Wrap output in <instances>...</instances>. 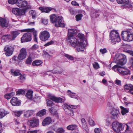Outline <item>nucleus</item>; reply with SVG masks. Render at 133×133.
Wrapping results in <instances>:
<instances>
[{
  "label": "nucleus",
  "instance_id": "obj_50",
  "mask_svg": "<svg viewBox=\"0 0 133 133\" xmlns=\"http://www.w3.org/2000/svg\"><path fill=\"white\" fill-rule=\"evenodd\" d=\"M29 31L30 32H32L34 36H37V31L35 30L34 28L29 29Z\"/></svg>",
  "mask_w": 133,
  "mask_h": 133
},
{
  "label": "nucleus",
  "instance_id": "obj_4",
  "mask_svg": "<svg viewBox=\"0 0 133 133\" xmlns=\"http://www.w3.org/2000/svg\"><path fill=\"white\" fill-rule=\"evenodd\" d=\"M30 6L28 5L27 7L24 9H21L18 8H13L12 10V12L17 15H21L25 14V11L28 9H31Z\"/></svg>",
  "mask_w": 133,
  "mask_h": 133
},
{
  "label": "nucleus",
  "instance_id": "obj_62",
  "mask_svg": "<svg viewBox=\"0 0 133 133\" xmlns=\"http://www.w3.org/2000/svg\"><path fill=\"white\" fill-rule=\"evenodd\" d=\"M42 22L44 24L46 25L48 23V21L47 19H43Z\"/></svg>",
  "mask_w": 133,
  "mask_h": 133
},
{
  "label": "nucleus",
  "instance_id": "obj_26",
  "mask_svg": "<svg viewBox=\"0 0 133 133\" xmlns=\"http://www.w3.org/2000/svg\"><path fill=\"white\" fill-rule=\"evenodd\" d=\"M11 33L12 35L11 40H14L16 38L19 34L20 32L19 31H12L11 32Z\"/></svg>",
  "mask_w": 133,
  "mask_h": 133
},
{
  "label": "nucleus",
  "instance_id": "obj_3",
  "mask_svg": "<svg viewBox=\"0 0 133 133\" xmlns=\"http://www.w3.org/2000/svg\"><path fill=\"white\" fill-rule=\"evenodd\" d=\"M121 36L124 41L130 42L133 40V33L130 30L122 31Z\"/></svg>",
  "mask_w": 133,
  "mask_h": 133
},
{
  "label": "nucleus",
  "instance_id": "obj_59",
  "mask_svg": "<svg viewBox=\"0 0 133 133\" xmlns=\"http://www.w3.org/2000/svg\"><path fill=\"white\" fill-rule=\"evenodd\" d=\"M71 3L72 5L79 6L78 4L75 1H72V2Z\"/></svg>",
  "mask_w": 133,
  "mask_h": 133
},
{
  "label": "nucleus",
  "instance_id": "obj_24",
  "mask_svg": "<svg viewBox=\"0 0 133 133\" xmlns=\"http://www.w3.org/2000/svg\"><path fill=\"white\" fill-rule=\"evenodd\" d=\"M111 114L112 116L117 117L118 116L119 112L118 109L113 108L111 109Z\"/></svg>",
  "mask_w": 133,
  "mask_h": 133
},
{
  "label": "nucleus",
  "instance_id": "obj_19",
  "mask_svg": "<svg viewBox=\"0 0 133 133\" xmlns=\"http://www.w3.org/2000/svg\"><path fill=\"white\" fill-rule=\"evenodd\" d=\"M39 9L42 12L48 13L53 9L51 7H40L39 8Z\"/></svg>",
  "mask_w": 133,
  "mask_h": 133
},
{
  "label": "nucleus",
  "instance_id": "obj_40",
  "mask_svg": "<svg viewBox=\"0 0 133 133\" xmlns=\"http://www.w3.org/2000/svg\"><path fill=\"white\" fill-rule=\"evenodd\" d=\"M32 61V57L31 55H30L26 61V63L28 64H30Z\"/></svg>",
  "mask_w": 133,
  "mask_h": 133
},
{
  "label": "nucleus",
  "instance_id": "obj_42",
  "mask_svg": "<svg viewBox=\"0 0 133 133\" xmlns=\"http://www.w3.org/2000/svg\"><path fill=\"white\" fill-rule=\"evenodd\" d=\"M67 94L71 98H76L75 97H74L76 96V94L75 93L72 92L70 90H68L67 92Z\"/></svg>",
  "mask_w": 133,
  "mask_h": 133
},
{
  "label": "nucleus",
  "instance_id": "obj_47",
  "mask_svg": "<svg viewBox=\"0 0 133 133\" xmlns=\"http://www.w3.org/2000/svg\"><path fill=\"white\" fill-rule=\"evenodd\" d=\"M57 133H64L65 130L62 128H58L56 130Z\"/></svg>",
  "mask_w": 133,
  "mask_h": 133
},
{
  "label": "nucleus",
  "instance_id": "obj_2",
  "mask_svg": "<svg viewBox=\"0 0 133 133\" xmlns=\"http://www.w3.org/2000/svg\"><path fill=\"white\" fill-rule=\"evenodd\" d=\"M110 39L109 41V42L114 44L116 42H119L121 40L119 35L117 31L112 30L109 35Z\"/></svg>",
  "mask_w": 133,
  "mask_h": 133
},
{
  "label": "nucleus",
  "instance_id": "obj_39",
  "mask_svg": "<svg viewBox=\"0 0 133 133\" xmlns=\"http://www.w3.org/2000/svg\"><path fill=\"white\" fill-rule=\"evenodd\" d=\"M118 64L115 65L112 68V69L114 70L115 72L118 71L119 72V70H120L121 67L118 65Z\"/></svg>",
  "mask_w": 133,
  "mask_h": 133
},
{
  "label": "nucleus",
  "instance_id": "obj_48",
  "mask_svg": "<svg viewBox=\"0 0 133 133\" xmlns=\"http://www.w3.org/2000/svg\"><path fill=\"white\" fill-rule=\"evenodd\" d=\"M47 105L48 106L51 107L53 105V102L49 99L46 100Z\"/></svg>",
  "mask_w": 133,
  "mask_h": 133
},
{
  "label": "nucleus",
  "instance_id": "obj_25",
  "mask_svg": "<svg viewBox=\"0 0 133 133\" xmlns=\"http://www.w3.org/2000/svg\"><path fill=\"white\" fill-rule=\"evenodd\" d=\"M8 111H6L3 109H0V118H2L7 114H9Z\"/></svg>",
  "mask_w": 133,
  "mask_h": 133
},
{
  "label": "nucleus",
  "instance_id": "obj_44",
  "mask_svg": "<svg viewBox=\"0 0 133 133\" xmlns=\"http://www.w3.org/2000/svg\"><path fill=\"white\" fill-rule=\"evenodd\" d=\"M26 79V76L25 75H21L19 77V80L21 82H23Z\"/></svg>",
  "mask_w": 133,
  "mask_h": 133
},
{
  "label": "nucleus",
  "instance_id": "obj_55",
  "mask_svg": "<svg viewBox=\"0 0 133 133\" xmlns=\"http://www.w3.org/2000/svg\"><path fill=\"white\" fill-rule=\"evenodd\" d=\"M77 36L80 39H82L84 38V35L81 33H79Z\"/></svg>",
  "mask_w": 133,
  "mask_h": 133
},
{
  "label": "nucleus",
  "instance_id": "obj_33",
  "mask_svg": "<svg viewBox=\"0 0 133 133\" xmlns=\"http://www.w3.org/2000/svg\"><path fill=\"white\" fill-rule=\"evenodd\" d=\"M33 91L31 90H29L26 93V96L29 99H32V97Z\"/></svg>",
  "mask_w": 133,
  "mask_h": 133
},
{
  "label": "nucleus",
  "instance_id": "obj_27",
  "mask_svg": "<svg viewBox=\"0 0 133 133\" xmlns=\"http://www.w3.org/2000/svg\"><path fill=\"white\" fill-rule=\"evenodd\" d=\"M49 111L53 115L56 116H57V112L54 107H52L49 108Z\"/></svg>",
  "mask_w": 133,
  "mask_h": 133
},
{
  "label": "nucleus",
  "instance_id": "obj_21",
  "mask_svg": "<svg viewBox=\"0 0 133 133\" xmlns=\"http://www.w3.org/2000/svg\"><path fill=\"white\" fill-rule=\"evenodd\" d=\"M35 112L33 110H28L24 113V116L26 118H28L32 115Z\"/></svg>",
  "mask_w": 133,
  "mask_h": 133
},
{
  "label": "nucleus",
  "instance_id": "obj_57",
  "mask_svg": "<svg viewBox=\"0 0 133 133\" xmlns=\"http://www.w3.org/2000/svg\"><path fill=\"white\" fill-rule=\"evenodd\" d=\"M101 129L98 128H96L94 130V132L95 133H99L101 132Z\"/></svg>",
  "mask_w": 133,
  "mask_h": 133
},
{
  "label": "nucleus",
  "instance_id": "obj_56",
  "mask_svg": "<svg viewBox=\"0 0 133 133\" xmlns=\"http://www.w3.org/2000/svg\"><path fill=\"white\" fill-rule=\"evenodd\" d=\"M100 51L102 54H104L107 52V50L105 48L103 49H101L100 50Z\"/></svg>",
  "mask_w": 133,
  "mask_h": 133
},
{
  "label": "nucleus",
  "instance_id": "obj_53",
  "mask_svg": "<svg viewBox=\"0 0 133 133\" xmlns=\"http://www.w3.org/2000/svg\"><path fill=\"white\" fill-rule=\"evenodd\" d=\"M65 56L68 59H70L71 60H73L74 59L73 57L68 54H65Z\"/></svg>",
  "mask_w": 133,
  "mask_h": 133
},
{
  "label": "nucleus",
  "instance_id": "obj_10",
  "mask_svg": "<svg viewBox=\"0 0 133 133\" xmlns=\"http://www.w3.org/2000/svg\"><path fill=\"white\" fill-rule=\"evenodd\" d=\"M26 50L24 48H22L20 50V53L18 56V59L20 60H22L26 57Z\"/></svg>",
  "mask_w": 133,
  "mask_h": 133
},
{
  "label": "nucleus",
  "instance_id": "obj_15",
  "mask_svg": "<svg viewBox=\"0 0 133 133\" xmlns=\"http://www.w3.org/2000/svg\"><path fill=\"white\" fill-rule=\"evenodd\" d=\"M9 24V21L5 19L1 18H0V25L3 27H7Z\"/></svg>",
  "mask_w": 133,
  "mask_h": 133
},
{
  "label": "nucleus",
  "instance_id": "obj_8",
  "mask_svg": "<svg viewBox=\"0 0 133 133\" xmlns=\"http://www.w3.org/2000/svg\"><path fill=\"white\" fill-rule=\"evenodd\" d=\"M67 40L70 44L74 47H75L78 43L77 40L74 36H68Z\"/></svg>",
  "mask_w": 133,
  "mask_h": 133
},
{
  "label": "nucleus",
  "instance_id": "obj_23",
  "mask_svg": "<svg viewBox=\"0 0 133 133\" xmlns=\"http://www.w3.org/2000/svg\"><path fill=\"white\" fill-rule=\"evenodd\" d=\"M68 36H74V35L76 34L77 32L76 30L75 29H69L68 30Z\"/></svg>",
  "mask_w": 133,
  "mask_h": 133
},
{
  "label": "nucleus",
  "instance_id": "obj_38",
  "mask_svg": "<svg viewBox=\"0 0 133 133\" xmlns=\"http://www.w3.org/2000/svg\"><path fill=\"white\" fill-rule=\"evenodd\" d=\"M46 114V110L45 109H43L39 111L37 114L38 116H43Z\"/></svg>",
  "mask_w": 133,
  "mask_h": 133
},
{
  "label": "nucleus",
  "instance_id": "obj_34",
  "mask_svg": "<svg viewBox=\"0 0 133 133\" xmlns=\"http://www.w3.org/2000/svg\"><path fill=\"white\" fill-rule=\"evenodd\" d=\"M99 11H94V12H92L91 16L93 18H95L97 17L99 15Z\"/></svg>",
  "mask_w": 133,
  "mask_h": 133
},
{
  "label": "nucleus",
  "instance_id": "obj_36",
  "mask_svg": "<svg viewBox=\"0 0 133 133\" xmlns=\"http://www.w3.org/2000/svg\"><path fill=\"white\" fill-rule=\"evenodd\" d=\"M58 16H56L55 14H53L50 16V21L52 23H54Z\"/></svg>",
  "mask_w": 133,
  "mask_h": 133
},
{
  "label": "nucleus",
  "instance_id": "obj_61",
  "mask_svg": "<svg viewBox=\"0 0 133 133\" xmlns=\"http://www.w3.org/2000/svg\"><path fill=\"white\" fill-rule=\"evenodd\" d=\"M70 13L72 15H75L76 14V12L74 10H70Z\"/></svg>",
  "mask_w": 133,
  "mask_h": 133
},
{
  "label": "nucleus",
  "instance_id": "obj_37",
  "mask_svg": "<svg viewBox=\"0 0 133 133\" xmlns=\"http://www.w3.org/2000/svg\"><path fill=\"white\" fill-rule=\"evenodd\" d=\"M42 62L39 60H37L34 61L32 63V65L34 66H38L41 65L42 63Z\"/></svg>",
  "mask_w": 133,
  "mask_h": 133
},
{
  "label": "nucleus",
  "instance_id": "obj_13",
  "mask_svg": "<svg viewBox=\"0 0 133 133\" xmlns=\"http://www.w3.org/2000/svg\"><path fill=\"white\" fill-rule=\"evenodd\" d=\"M49 98L56 103H61L64 101V99L61 97H57L55 96L50 95Z\"/></svg>",
  "mask_w": 133,
  "mask_h": 133
},
{
  "label": "nucleus",
  "instance_id": "obj_29",
  "mask_svg": "<svg viewBox=\"0 0 133 133\" xmlns=\"http://www.w3.org/2000/svg\"><path fill=\"white\" fill-rule=\"evenodd\" d=\"M2 39L5 41H7L9 40H11L12 38L11 35L9 34L5 35L2 37Z\"/></svg>",
  "mask_w": 133,
  "mask_h": 133
},
{
  "label": "nucleus",
  "instance_id": "obj_52",
  "mask_svg": "<svg viewBox=\"0 0 133 133\" xmlns=\"http://www.w3.org/2000/svg\"><path fill=\"white\" fill-rule=\"evenodd\" d=\"M89 122L91 126H94L95 125L94 121L92 119H89Z\"/></svg>",
  "mask_w": 133,
  "mask_h": 133
},
{
  "label": "nucleus",
  "instance_id": "obj_64",
  "mask_svg": "<svg viewBox=\"0 0 133 133\" xmlns=\"http://www.w3.org/2000/svg\"><path fill=\"white\" fill-rule=\"evenodd\" d=\"M127 52L133 56V51L131 50H128Z\"/></svg>",
  "mask_w": 133,
  "mask_h": 133
},
{
  "label": "nucleus",
  "instance_id": "obj_41",
  "mask_svg": "<svg viewBox=\"0 0 133 133\" xmlns=\"http://www.w3.org/2000/svg\"><path fill=\"white\" fill-rule=\"evenodd\" d=\"M23 111H16L13 112L14 114L16 116L19 117L23 113Z\"/></svg>",
  "mask_w": 133,
  "mask_h": 133
},
{
  "label": "nucleus",
  "instance_id": "obj_5",
  "mask_svg": "<svg viewBox=\"0 0 133 133\" xmlns=\"http://www.w3.org/2000/svg\"><path fill=\"white\" fill-rule=\"evenodd\" d=\"M55 26L56 27H64L65 25L64 23L63 17L61 16H59L57 17L56 21L54 23Z\"/></svg>",
  "mask_w": 133,
  "mask_h": 133
},
{
  "label": "nucleus",
  "instance_id": "obj_6",
  "mask_svg": "<svg viewBox=\"0 0 133 133\" xmlns=\"http://www.w3.org/2000/svg\"><path fill=\"white\" fill-rule=\"evenodd\" d=\"M112 125L114 131L117 133L119 132L122 129V124L121 123L115 121L112 123Z\"/></svg>",
  "mask_w": 133,
  "mask_h": 133
},
{
  "label": "nucleus",
  "instance_id": "obj_7",
  "mask_svg": "<svg viewBox=\"0 0 133 133\" xmlns=\"http://www.w3.org/2000/svg\"><path fill=\"white\" fill-rule=\"evenodd\" d=\"M50 35L47 31H44L41 32L39 34L40 39L43 41L48 40L50 37Z\"/></svg>",
  "mask_w": 133,
  "mask_h": 133
},
{
  "label": "nucleus",
  "instance_id": "obj_31",
  "mask_svg": "<svg viewBox=\"0 0 133 133\" xmlns=\"http://www.w3.org/2000/svg\"><path fill=\"white\" fill-rule=\"evenodd\" d=\"M11 74L14 76H17L21 75V73L18 70H14L12 69L11 70Z\"/></svg>",
  "mask_w": 133,
  "mask_h": 133
},
{
  "label": "nucleus",
  "instance_id": "obj_51",
  "mask_svg": "<svg viewBox=\"0 0 133 133\" xmlns=\"http://www.w3.org/2000/svg\"><path fill=\"white\" fill-rule=\"evenodd\" d=\"M17 0H8V2L10 4H13L17 3Z\"/></svg>",
  "mask_w": 133,
  "mask_h": 133
},
{
  "label": "nucleus",
  "instance_id": "obj_60",
  "mask_svg": "<svg viewBox=\"0 0 133 133\" xmlns=\"http://www.w3.org/2000/svg\"><path fill=\"white\" fill-rule=\"evenodd\" d=\"M115 83L118 85H121V82L119 80L116 79L115 81Z\"/></svg>",
  "mask_w": 133,
  "mask_h": 133
},
{
  "label": "nucleus",
  "instance_id": "obj_18",
  "mask_svg": "<svg viewBox=\"0 0 133 133\" xmlns=\"http://www.w3.org/2000/svg\"><path fill=\"white\" fill-rule=\"evenodd\" d=\"M68 107L71 109H70L69 108L68 109L67 111H66L67 112V113L70 116H73L74 115L73 112L71 109H75L77 108V106L76 105H69Z\"/></svg>",
  "mask_w": 133,
  "mask_h": 133
},
{
  "label": "nucleus",
  "instance_id": "obj_14",
  "mask_svg": "<svg viewBox=\"0 0 133 133\" xmlns=\"http://www.w3.org/2000/svg\"><path fill=\"white\" fill-rule=\"evenodd\" d=\"M76 50L78 51H83L84 50L85 46L84 43L82 42H78L77 44Z\"/></svg>",
  "mask_w": 133,
  "mask_h": 133
},
{
  "label": "nucleus",
  "instance_id": "obj_63",
  "mask_svg": "<svg viewBox=\"0 0 133 133\" xmlns=\"http://www.w3.org/2000/svg\"><path fill=\"white\" fill-rule=\"evenodd\" d=\"M107 105L108 107L110 108L112 107V104L110 102H108L107 103Z\"/></svg>",
  "mask_w": 133,
  "mask_h": 133
},
{
  "label": "nucleus",
  "instance_id": "obj_9",
  "mask_svg": "<svg viewBox=\"0 0 133 133\" xmlns=\"http://www.w3.org/2000/svg\"><path fill=\"white\" fill-rule=\"evenodd\" d=\"M31 39V34L30 32H27L24 34L21 39L22 43L30 41Z\"/></svg>",
  "mask_w": 133,
  "mask_h": 133
},
{
  "label": "nucleus",
  "instance_id": "obj_11",
  "mask_svg": "<svg viewBox=\"0 0 133 133\" xmlns=\"http://www.w3.org/2000/svg\"><path fill=\"white\" fill-rule=\"evenodd\" d=\"M14 49L11 46H6L4 48L5 54L7 56H9L12 54Z\"/></svg>",
  "mask_w": 133,
  "mask_h": 133
},
{
  "label": "nucleus",
  "instance_id": "obj_58",
  "mask_svg": "<svg viewBox=\"0 0 133 133\" xmlns=\"http://www.w3.org/2000/svg\"><path fill=\"white\" fill-rule=\"evenodd\" d=\"M23 127H24L25 129L26 127L24 125L23 126ZM26 130L25 129H24V130H19V133H25L26 132Z\"/></svg>",
  "mask_w": 133,
  "mask_h": 133
},
{
  "label": "nucleus",
  "instance_id": "obj_46",
  "mask_svg": "<svg viewBox=\"0 0 133 133\" xmlns=\"http://www.w3.org/2000/svg\"><path fill=\"white\" fill-rule=\"evenodd\" d=\"M83 15L82 14H80L76 15V19L77 21H78L81 19Z\"/></svg>",
  "mask_w": 133,
  "mask_h": 133
},
{
  "label": "nucleus",
  "instance_id": "obj_22",
  "mask_svg": "<svg viewBox=\"0 0 133 133\" xmlns=\"http://www.w3.org/2000/svg\"><path fill=\"white\" fill-rule=\"evenodd\" d=\"M30 125L32 127H37L39 123L38 120L36 119L30 120Z\"/></svg>",
  "mask_w": 133,
  "mask_h": 133
},
{
  "label": "nucleus",
  "instance_id": "obj_28",
  "mask_svg": "<svg viewBox=\"0 0 133 133\" xmlns=\"http://www.w3.org/2000/svg\"><path fill=\"white\" fill-rule=\"evenodd\" d=\"M66 128L68 130H73L77 129V127L76 124H71L68 126Z\"/></svg>",
  "mask_w": 133,
  "mask_h": 133
},
{
  "label": "nucleus",
  "instance_id": "obj_32",
  "mask_svg": "<svg viewBox=\"0 0 133 133\" xmlns=\"http://www.w3.org/2000/svg\"><path fill=\"white\" fill-rule=\"evenodd\" d=\"M119 107L121 109V112L122 115H124L129 112L128 109L125 108L122 106H120Z\"/></svg>",
  "mask_w": 133,
  "mask_h": 133
},
{
  "label": "nucleus",
  "instance_id": "obj_54",
  "mask_svg": "<svg viewBox=\"0 0 133 133\" xmlns=\"http://www.w3.org/2000/svg\"><path fill=\"white\" fill-rule=\"evenodd\" d=\"M54 43V42L52 41H50L49 42L45 44L44 46H48L49 45H51L52 44H53Z\"/></svg>",
  "mask_w": 133,
  "mask_h": 133
},
{
  "label": "nucleus",
  "instance_id": "obj_49",
  "mask_svg": "<svg viewBox=\"0 0 133 133\" xmlns=\"http://www.w3.org/2000/svg\"><path fill=\"white\" fill-rule=\"evenodd\" d=\"M92 64L94 68L96 69H97L99 68V64L97 62H95L93 63Z\"/></svg>",
  "mask_w": 133,
  "mask_h": 133
},
{
  "label": "nucleus",
  "instance_id": "obj_16",
  "mask_svg": "<svg viewBox=\"0 0 133 133\" xmlns=\"http://www.w3.org/2000/svg\"><path fill=\"white\" fill-rule=\"evenodd\" d=\"M10 103L12 105L18 106L21 103V102L16 97H13L10 101Z\"/></svg>",
  "mask_w": 133,
  "mask_h": 133
},
{
  "label": "nucleus",
  "instance_id": "obj_20",
  "mask_svg": "<svg viewBox=\"0 0 133 133\" xmlns=\"http://www.w3.org/2000/svg\"><path fill=\"white\" fill-rule=\"evenodd\" d=\"M119 72L123 75H128L130 73V71L129 70L122 67L119 70Z\"/></svg>",
  "mask_w": 133,
  "mask_h": 133
},
{
  "label": "nucleus",
  "instance_id": "obj_30",
  "mask_svg": "<svg viewBox=\"0 0 133 133\" xmlns=\"http://www.w3.org/2000/svg\"><path fill=\"white\" fill-rule=\"evenodd\" d=\"M117 3L119 4H122L124 5H127L129 3V0H116Z\"/></svg>",
  "mask_w": 133,
  "mask_h": 133
},
{
  "label": "nucleus",
  "instance_id": "obj_43",
  "mask_svg": "<svg viewBox=\"0 0 133 133\" xmlns=\"http://www.w3.org/2000/svg\"><path fill=\"white\" fill-rule=\"evenodd\" d=\"M81 122L82 123V125L83 128H85L87 125L86 121L84 118H83L81 119Z\"/></svg>",
  "mask_w": 133,
  "mask_h": 133
},
{
  "label": "nucleus",
  "instance_id": "obj_17",
  "mask_svg": "<svg viewBox=\"0 0 133 133\" xmlns=\"http://www.w3.org/2000/svg\"><path fill=\"white\" fill-rule=\"evenodd\" d=\"M52 120L51 118L48 117L45 118L43 121L42 123L43 125L45 126L50 124L52 122Z\"/></svg>",
  "mask_w": 133,
  "mask_h": 133
},
{
  "label": "nucleus",
  "instance_id": "obj_35",
  "mask_svg": "<svg viewBox=\"0 0 133 133\" xmlns=\"http://www.w3.org/2000/svg\"><path fill=\"white\" fill-rule=\"evenodd\" d=\"M15 94V92H12L10 93L6 94L5 95V97L7 99H9Z\"/></svg>",
  "mask_w": 133,
  "mask_h": 133
},
{
  "label": "nucleus",
  "instance_id": "obj_45",
  "mask_svg": "<svg viewBox=\"0 0 133 133\" xmlns=\"http://www.w3.org/2000/svg\"><path fill=\"white\" fill-rule=\"evenodd\" d=\"M25 91L24 90L22 89H20L16 91V93L17 95H23L25 94Z\"/></svg>",
  "mask_w": 133,
  "mask_h": 133
},
{
  "label": "nucleus",
  "instance_id": "obj_12",
  "mask_svg": "<svg viewBox=\"0 0 133 133\" xmlns=\"http://www.w3.org/2000/svg\"><path fill=\"white\" fill-rule=\"evenodd\" d=\"M17 5L20 8L24 7L26 6V8L28 5L27 2L23 0H18L16 3Z\"/></svg>",
  "mask_w": 133,
  "mask_h": 133
},
{
  "label": "nucleus",
  "instance_id": "obj_1",
  "mask_svg": "<svg viewBox=\"0 0 133 133\" xmlns=\"http://www.w3.org/2000/svg\"><path fill=\"white\" fill-rule=\"evenodd\" d=\"M114 61L117 64L123 65L126 63L127 59L125 55L122 54H117L115 55Z\"/></svg>",
  "mask_w": 133,
  "mask_h": 133
}]
</instances>
